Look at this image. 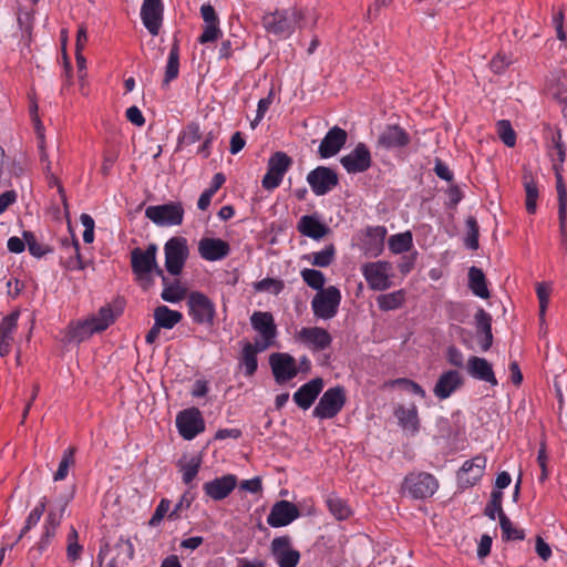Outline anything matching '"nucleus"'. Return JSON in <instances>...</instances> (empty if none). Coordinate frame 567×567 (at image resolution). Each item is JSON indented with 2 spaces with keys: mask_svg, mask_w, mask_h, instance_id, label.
<instances>
[{
  "mask_svg": "<svg viewBox=\"0 0 567 567\" xmlns=\"http://www.w3.org/2000/svg\"><path fill=\"white\" fill-rule=\"evenodd\" d=\"M114 320L115 315L112 307L110 305L103 306L100 308L97 313L90 318L71 322L68 327L65 341L68 343H81L94 333L106 330Z\"/></svg>",
  "mask_w": 567,
  "mask_h": 567,
  "instance_id": "1",
  "label": "nucleus"
},
{
  "mask_svg": "<svg viewBox=\"0 0 567 567\" xmlns=\"http://www.w3.org/2000/svg\"><path fill=\"white\" fill-rule=\"evenodd\" d=\"M75 447H68L62 455V458L59 463V467L54 473V481H63L69 473V468L75 464L74 460Z\"/></svg>",
  "mask_w": 567,
  "mask_h": 567,
  "instance_id": "46",
  "label": "nucleus"
},
{
  "mask_svg": "<svg viewBox=\"0 0 567 567\" xmlns=\"http://www.w3.org/2000/svg\"><path fill=\"white\" fill-rule=\"evenodd\" d=\"M466 229L467 234L464 239V245L466 248L471 250L478 249V236H480V227L477 220L474 216H470L466 219Z\"/></svg>",
  "mask_w": 567,
  "mask_h": 567,
  "instance_id": "50",
  "label": "nucleus"
},
{
  "mask_svg": "<svg viewBox=\"0 0 567 567\" xmlns=\"http://www.w3.org/2000/svg\"><path fill=\"white\" fill-rule=\"evenodd\" d=\"M270 550L278 567H297L299 564L300 553L291 547V539L287 535L275 537Z\"/></svg>",
  "mask_w": 567,
  "mask_h": 567,
  "instance_id": "16",
  "label": "nucleus"
},
{
  "mask_svg": "<svg viewBox=\"0 0 567 567\" xmlns=\"http://www.w3.org/2000/svg\"><path fill=\"white\" fill-rule=\"evenodd\" d=\"M392 265L389 261L379 260L362 265L361 272L370 289L383 291L391 287Z\"/></svg>",
  "mask_w": 567,
  "mask_h": 567,
  "instance_id": "8",
  "label": "nucleus"
},
{
  "mask_svg": "<svg viewBox=\"0 0 567 567\" xmlns=\"http://www.w3.org/2000/svg\"><path fill=\"white\" fill-rule=\"evenodd\" d=\"M176 426L181 436L187 441L205 431V422L197 408L183 410L176 416Z\"/></svg>",
  "mask_w": 567,
  "mask_h": 567,
  "instance_id": "13",
  "label": "nucleus"
},
{
  "mask_svg": "<svg viewBox=\"0 0 567 567\" xmlns=\"http://www.w3.org/2000/svg\"><path fill=\"white\" fill-rule=\"evenodd\" d=\"M341 302V292L336 286H329L317 292L311 301L315 317L329 320L336 317Z\"/></svg>",
  "mask_w": 567,
  "mask_h": 567,
  "instance_id": "3",
  "label": "nucleus"
},
{
  "mask_svg": "<svg viewBox=\"0 0 567 567\" xmlns=\"http://www.w3.org/2000/svg\"><path fill=\"white\" fill-rule=\"evenodd\" d=\"M556 171V190L558 197V220L559 228L563 236H566V220H567V188L564 183L563 176L559 173L557 164H554Z\"/></svg>",
  "mask_w": 567,
  "mask_h": 567,
  "instance_id": "32",
  "label": "nucleus"
},
{
  "mask_svg": "<svg viewBox=\"0 0 567 567\" xmlns=\"http://www.w3.org/2000/svg\"><path fill=\"white\" fill-rule=\"evenodd\" d=\"M411 142L410 134L398 124H388L380 132L377 146L386 151L403 148Z\"/></svg>",
  "mask_w": 567,
  "mask_h": 567,
  "instance_id": "19",
  "label": "nucleus"
},
{
  "mask_svg": "<svg viewBox=\"0 0 567 567\" xmlns=\"http://www.w3.org/2000/svg\"><path fill=\"white\" fill-rule=\"evenodd\" d=\"M463 383V379L458 371L449 370L443 372L437 379L433 393L440 400H445L452 395Z\"/></svg>",
  "mask_w": 567,
  "mask_h": 567,
  "instance_id": "28",
  "label": "nucleus"
},
{
  "mask_svg": "<svg viewBox=\"0 0 567 567\" xmlns=\"http://www.w3.org/2000/svg\"><path fill=\"white\" fill-rule=\"evenodd\" d=\"M164 16V3L162 0H143L141 7V19L144 27L152 35L159 33Z\"/></svg>",
  "mask_w": 567,
  "mask_h": 567,
  "instance_id": "21",
  "label": "nucleus"
},
{
  "mask_svg": "<svg viewBox=\"0 0 567 567\" xmlns=\"http://www.w3.org/2000/svg\"><path fill=\"white\" fill-rule=\"evenodd\" d=\"M195 499V494L190 491H186L179 498L175 507L168 513L169 520H177L181 518L183 509H188Z\"/></svg>",
  "mask_w": 567,
  "mask_h": 567,
  "instance_id": "54",
  "label": "nucleus"
},
{
  "mask_svg": "<svg viewBox=\"0 0 567 567\" xmlns=\"http://www.w3.org/2000/svg\"><path fill=\"white\" fill-rule=\"evenodd\" d=\"M475 324L477 334L492 332V316L485 311L483 308H480L475 313Z\"/></svg>",
  "mask_w": 567,
  "mask_h": 567,
  "instance_id": "56",
  "label": "nucleus"
},
{
  "mask_svg": "<svg viewBox=\"0 0 567 567\" xmlns=\"http://www.w3.org/2000/svg\"><path fill=\"white\" fill-rule=\"evenodd\" d=\"M326 503L330 513L339 520L347 519L351 515V509L346 501L337 495H329Z\"/></svg>",
  "mask_w": 567,
  "mask_h": 567,
  "instance_id": "43",
  "label": "nucleus"
},
{
  "mask_svg": "<svg viewBox=\"0 0 567 567\" xmlns=\"http://www.w3.org/2000/svg\"><path fill=\"white\" fill-rule=\"evenodd\" d=\"M267 349H260V346L256 343L246 342L243 346L240 367L244 368L246 377H252L258 369L257 353L264 352Z\"/></svg>",
  "mask_w": 567,
  "mask_h": 567,
  "instance_id": "34",
  "label": "nucleus"
},
{
  "mask_svg": "<svg viewBox=\"0 0 567 567\" xmlns=\"http://www.w3.org/2000/svg\"><path fill=\"white\" fill-rule=\"evenodd\" d=\"M347 401L342 386L329 388L320 398L312 415L320 420L333 419L342 410Z\"/></svg>",
  "mask_w": 567,
  "mask_h": 567,
  "instance_id": "4",
  "label": "nucleus"
},
{
  "mask_svg": "<svg viewBox=\"0 0 567 567\" xmlns=\"http://www.w3.org/2000/svg\"><path fill=\"white\" fill-rule=\"evenodd\" d=\"M323 389L321 378H315L302 384L292 395L295 403L302 410H308Z\"/></svg>",
  "mask_w": 567,
  "mask_h": 567,
  "instance_id": "27",
  "label": "nucleus"
},
{
  "mask_svg": "<svg viewBox=\"0 0 567 567\" xmlns=\"http://www.w3.org/2000/svg\"><path fill=\"white\" fill-rule=\"evenodd\" d=\"M300 516L299 508L291 502L278 501L276 502L269 515L267 516V523L271 527H284L292 523Z\"/></svg>",
  "mask_w": 567,
  "mask_h": 567,
  "instance_id": "22",
  "label": "nucleus"
},
{
  "mask_svg": "<svg viewBox=\"0 0 567 567\" xmlns=\"http://www.w3.org/2000/svg\"><path fill=\"white\" fill-rule=\"evenodd\" d=\"M487 460L484 455H476L463 463L457 472L460 487L468 488L477 484L484 475Z\"/></svg>",
  "mask_w": 567,
  "mask_h": 567,
  "instance_id": "17",
  "label": "nucleus"
},
{
  "mask_svg": "<svg viewBox=\"0 0 567 567\" xmlns=\"http://www.w3.org/2000/svg\"><path fill=\"white\" fill-rule=\"evenodd\" d=\"M394 416L398 419L399 425L403 430L409 431L411 434L419 432L420 421L415 404H411L410 408L399 405L394 410Z\"/></svg>",
  "mask_w": 567,
  "mask_h": 567,
  "instance_id": "31",
  "label": "nucleus"
},
{
  "mask_svg": "<svg viewBox=\"0 0 567 567\" xmlns=\"http://www.w3.org/2000/svg\"><path fill=\"white\" fill-rule=\"evenodd\" d=\"M301 13L300 11L282 10L274 13L266 14L264 17V25L268 32L278 35L290 34L295 28L300 23Z\"/></svg>",
  "mask_w": 567,
  "mask_h": 567,
  "instance_id": "9",
  "label": "nucleus"
},
{
  "mask_svg": "<svg viewBox=\"0 0 567 567\" xmlns=\"http://www.w3.org/2000/svg\"><path fill=\"white\" fill-rule=\"evenodd\" d=\"M179 74V44L175 40L169 50L167 63L165 66V74L163 79V85H168Z\"/></svg>",
  "mask_w": 567,
  "mask_h": 567,
  "instance_id": "37",
  "label": "nucleus"
},
{
  "mask_svg": "<svg viewBox=\"0 0 567 567\" xmlns=\"http://www.w3.org/2000/svg\"><path fill=\"white\" fill-rule=\"evenodd\" d=\"M22 237L24 238L29 252L37 258H41L47 254H50L53 251V249L45 244L39 243L32 231L25 230L22 234Z\"/></svg>",
  "mask_w": 567,
  "mask_h": 567,
  "instance_id": "45",
  "label": "nucleus"
},
{
  "mask_svg": "<svg viewBox=\"0 0 567 567\" xmlns=\"http://www.w3.org/2000/svg\"><path fill=\"white\" fill-rule=\"evenodd\" d=\"M307 182L317 196H323L338 185L339 178L332 168L318 166L308 173Z\"/></svg>",
  "mask_w": 567,
  "mask_h": 567,
  "instance_id": "15",
  "label": "nucleus"
},
{
  "mask_svg": "<svg viewBox=\"0 0 567 567\" xmlns=\"http://www.w3.org/2000/svg\"><path fill=\"white\" fill-rule=\"evenodd\" d=\"M61 244L68 252H70V257L68 260V267L72 270H82L84 268V264L81 259L80 254V244L79 240L72 235L70 238H64L61 240Z\"/></svg>",
  "mask_w": 567,
  "mask_h": 567,
  "instance_id": "38",
  "label": "nucleus"
},
{
  "mask_svg": "<svg viewBox=\"0 0 567 567\" xmlns=\"http://www.w3.org/2000/svg\"><path fill=\"white\" fill-rule=\"evenodd\" d=\"M389 249L393 254H403L413 247V237L411 231L399 233L392 235L388 241Z\"/></svg>",
  "mask_w": 567,
  "mask_h": 567,
  "instance_id": "41",
  "label": "nucleus"
},
{
  "mask_svg": "<svg viewBox=\"0 0 567 567\" xmlns=\"http://www.w3.org/2000/svg\"><path fill=\"white\" fill-rule=\"evenodd\" d=\"M497 134L501 141L508 147H513L516 144V133L508 120H501L496 124Z\"/></svg>",
  "mask_w": 567,
  "mask_h": 567,
  "instance_id": "51",
  "label": "nucleus"
},
{
  "mask_svg": "<svg viewBox=\"0 0 567 567\" xmlns=\"http://www.w3.org/2000/svg\"><path fill=\"white\" fill-rule=\"evenodd\" d=\"M198 252L205 260L217 261L229 255L230 246L220 238L204 237L198 243Z\"/></svg>",
  "mask_w": 567,
  "mask_h": 567,
  "instance_id": "25",
  "label": "nucleus"
},
{
  "mask_svg": "<svg viewBox=\"0 0 567 567\" xmlns=\"http://www.w3.org/2000/svg\"><path fill=\"white\" fill-rule=\"evenodd\" d=\"M186 292V288L178 280H175L163 289L161 297L164 301L176 303L184 299Z\"/></svg>",
  "mask_w": 567,
  "mask_h": 567,
  "instance_id": "48",
  "label": "nucleus"
},
{
  "mask_svg": "<svg viewBox=\"0 0 567 567\" xmlns=\"http://www.w3.org/2000/svg\"><path fill=\"white\" fill-rule=\"evenodd\" d=\"M336 257V247L333 244L327 245L322 250L305 256L312 266L326 268L330 266Z\"/></svg>",
  "mask_w": 567,
  "mask_h": 567,
  "instance_id": "40",
  "label": "nucleus"
},
{
  "mask_svg": "<svg viewBox=\"0 0 567 567\" xmlns=\"http://www.w3.org/2000/svg\"><path fill=\"white\" fill-rule=\"evenodd\" d=\"M47 503V497H42L39 504L30 512L25 519L24 526L22 527L18 536L17 542H19L32 527H34L39 523L41 516L45 511Z\"/></svg>",
  "mask_w": 567,
  "mask_h": 567,
  "instance_id": "44",
  "label": "nucleus"
},
{
  "mask_svg": "<svg viewBox=\"0 0 567 567\" xmlns=\"http://www.w3.org/2000/svg\"><path fill=\"white\" fill-rule=\"evenodd\" d=\"M188 313L198 324L214 323L216 316L215 303L203 292L192 291L187 298Z\"/></svg>",
  "mask_w": 567,
  "mask_h": 567,
  "instance_id": "7",
  "label": "nucleus"
},
{
  "mask_svg": "<svg viewBox=\"0 0 567 567\" xmlns=\"http://www.w3.org/2000/svg\"><path fill=\"white\" fill-rule=\"evenodd\" d=\"M269 365L271 368L275 381L278 384H285L292 380L299 373L296 359L286 352H275L269 355Z\"/></svg>",
  "mask_w": 567,
  "mask_h": 567,
  "instance_id": "12",
  "label": "nucleus"
},
{
  "mask_svg": "<svg viewBox=\"0 0 567 567\" xmlns=\"http://www.w3.org/2000/svg\"><path fill=\"white\" fill-rule=\"evenodd\" d=\"M564 11L560 9L558 10L557 12H555L553 14V24L555 27V30H556V35L558 38L559 41L561 42H567V35H566V32L564 30Z\"/></svg>",
  "mask_w": 567,
  "mask_h": 567,
  "instance_id": "62",
  "label": "nucleus"
},
{
  "mask_svg": "<svg viewBox=\"0 0 567 567\" xmlns=\"http://www.w3.org/2000/svg\"><path fill=\"white\" fill-rule=\"evenodd\" d=\"M164 252L166 270L173 276H178L189 254L186 238L172 237L166 241Z\"/></svg>",
  "mask_w": 567,
  "mask_h": 567,
  "instance_id": "6",
  "label": "nucleus"
},
{
  "mask_svg": "<svg viewBox=\"0 0 567 567\" xmlns=\"http://www.w3.org/2000/svg\"><path fill=\"white\" fill-rule=\"evenodd\" d=\"M535 550L544 561H547L551 557L550 546L539 535L536 536Z\"/></svg>",
  "mask_w": 567,
  "mask_h": 567,
  "instance_id": "64",
  "label": "nucleus"
},
{
  "mask_svg": "<svg viewBox=\"0 0 567 567\" xmlns=\"http://www.w3.org/2000/svg\"><path fill=\"white\" fill-rule=\"evenodd\" d=\"M200 16L204 20V24H219V18L215 8L209 2L202 4Z\"/></svg>",
  "mask_w": 567,
  "mask_h": 567,
  "instance_id": "61",
  "label": "nucleus"
},
{
  "mask_svg": "<svg viewBox=\"0 0 567 567\" xmlns=\"http://www.w3.org/2000/svg\"><path fill=\"white\" fill-rule=\"evenodd\" d=\"M297 338L313 351L324 350L332 342L330 333L320 327L301 328Z\"/></svg>",
  "mask_w": 567,
  "mask_h": 567,
  "instance_id": "26",
  "label": "nucleus"
},
{
  "mask_svg": "<svg viewBox=\"0 0 567 567\" xmlns=\"http://www.w3.org/2000/svg\"><path fill=\"white\" fill-rule=\"evenodd\" d=\"M347 138L348 134L343 128L339 126L330 128L319 145L318 153L320 157L329 158L338 154L344 146Z\"/></svg>",
  "mask_w": 567,
  "mask_h": 567,
  "instance_id": "24",
  "label": "nucleus"
},
{
  "mask_svg": "<svg viewBox=\"0 0 567 567\" xmlns=\"http://www.w3.org/2000/svg\"><path fill=\"white\" fill-rule=\"evenodd\" d=\"M499 526L503 537L507 540H522L525 537L524 532L514 528L511 519L505 514L499 515Z\"/></svg>",
  "mask_w": 567,
  "mask_h": 567,
  "instance_id": "52",
  "label": "nucleus"
},
{
  "mask_svg": "<svg viewBox=\"0 0 567 567\" xmlns=\"http://www.w3.org/2000/svg\"><path fill=\"white\" fill-rule=\"evenodd\" d=\"M300 275H301L302 280L310 288L318 290V292L321 291V289H326L323 287L324 282H326V277L320 270L305 268L301 270Z\"/></svg>",
  "mask_w": 567,
  "mask_h": 567,
  "instance_id": "47",
  "label": "nucleus"
},
{
  "mask_svg": "<svg viewBox=\"0 0 567 567\" xmlns=\"http://www.w3.org/2000/svg\"><path fill=\"white\" fill-rule=\"evenodd\" d=\"M145 216L157 226H178L183 223L184 208L179 202L148 206Z\"/></svg>",
  "mask_w": 567,
  "mask_h": 567,
  "instance_id": "5",
  "label": "nucleus"
},
{
  "mask_svg": "<svg viewBox=\"0 0 567 567\" xmlns=\"http://www.w3.org/2000/svg\"><path fill=\"white\" fill-rule=\"evenodd\" d=\"M405 300L403 290H396L390 293L380 295L377 303L382 311H390L400 308Z\"/></svg>",
  "mask_w": 567,
  "mask_h": 567,
  "instance_id": "42",
  "label": "nucleus"
},
{
  "mask_svg": "<svg viewBox=\"0 0 567 567\" xmlns=\"http://www.w3.org/2000/svg\"><path fill=\"white\" fill-rule=\"evenodd\" d=\"M156 254L157 246L150 244L145 250L141 248H134L131 251V266L133 274L136 277H143L147 274H152L156 267Z\"/></svg>",
  "mask_w": 567,
  "mask_h": 567,
  "instance_id": "20",
  "label": "nucleus"
},
{
  "mask_svg": "<svg viewBox=\"0 0 567 567\" xmlns=\"http://www.w3.org/2000/svg\"><path fill=\"white\" fill-rule=\"evenodd\" d=\"M221 35V30L219 24H204L203 33L198 38V42L202 44H206L209 42H215Z\"/></svg>",
  "mask_w": 567,
  "mask_h": 567,
  "instance_id": "58",
  "label": "nucleus"
},
{
  "mask_svg": "<svg viewBox=\"0 0 567 567\" xmlns=\"http://www.w3.org/2000/svg\"><path fill=\"white\" fill-rule=\"evenodd\" d=\"M252 329L258 332L260 340H256V344L260 349H269L276 343L278 334L274 316L268 311H255L250 317Z\"/></svg>",
  "mask_w": 567,
  "mask_h": 567,
  "instance_id": "10",
  "label": "nucleus"
},
{
  "mask_svg": "<svg viewBox=\"0 0 567 567\" xmlns=\"http://www.w3.org/2000/svg\"><path fill=\"white\" fill-rule=\"evenodd\" d=\"M20 312L18 310L12 311L6 316L0 322V337L13 338V332L17 328Z\"/></svg>",
  "mask_w": 567,
  "mask_h": 567,
  "instance_id": "55",
  "label": "nucleus"
},
{
  "mask_svg": "<svg viewBox=\"0 0 567 567\" xmlns=\"http://www.w3.org/2000/svg\"><path fill=\"white\" fill-rule=\"evenodd\" d=\"M297 229L301 235L315 240H320L330 231V228L315 215L300 217Z\"/></svg>",
  "mask_w": 567,
  "mask_h": 567,
  "instance_id": "30",
  "label": "nucleus"
},
{
  "mask_svg": "<svg viewBox=\"0 0 567 567\" xmlns=\"http://www.w3.org/2000/svg\"><path fill=\"white\" fill-rule=\"evenodd\" d=\"M183 318V315L179 311L172 310L166 306H158L154 310V320L157 323V327H162L164 329L174 328Z\"/></svg>",
  "mask_w": 567,
  "mask_h": 567,
  "instance_id": "35",
  "label": "nucleus"
},
{
  "mask_svg": "<svg viewBox=\"0 0 567 567\" xmlns=\"http://www.w3.org/2000/svg\"><path fill=\"white\" fill-rule=\"evenodd\" d=\"M439 488L436 477L426 472H413L404 477L402 491L414 499L432 497Z\"/></svg>",
  "mask_w": 567,
  "mask_h": 567,
  "instance_id": "2",
  "label": "nucleus"
},
{
  "mask_svg": "<svg viewBox=\"0 0 567 567\" xmlns=\"http://www.w3.org/2000/svg\"><path fill=\"white\" fill-rule=\"evenodd\" d=\"M236 486V475L227 474L204 483L203 491L208 498L217 502L228 497Z\"/></svg>",
  "mask_w": 567,
  "mask_h": 567,
  "instance_id": "23",
  "label": "nucleus"
},
{
  "mask_svg": "<svg viewBox=\"0 0 567 567\" xmlns=\"http://www.w3.org/2000/svg\"><path fill=\"white\" fill-rule=\"evenodd\" d=\"M467 372L476 380L484 381L493 386L497 385L492 364L484 358L471 357L467 361Z\"/></svg>",
  "mask_w": 567,
  "mask_h": 567,
  "instance_id": "29",
  "label": "nucleus"
},
{
  "mask_svg": "<svg viewBox=\"0 0 567 567\" xmlns=\"http://www.w3.org/2000/svg\"><path fill=\"white\" fill-rule=\"evenodd\" d=\"M523 184L526 193V210L528 214H535L537 209L538 186L530 173H525Z\"/></svg>",
  "mask_w": 567,
  "mask_h": 567,
  "instance_id": "39",
  "label": "nucleus"
},
{
  "mask_svg": "<svg viewBox=\"0 0 567 567\" xmlns=\"http://www.w3.org/2000/svg\"><path fill=\"white\" fill-rule=\"evenodd\" d=\"M365 235V252L369 254L370 256L380 255L383 250L384 239L386 236V228L384 226L368 227Z\"/></svg>",
  "mask_w": 567,
  "mask_h": 567,
  "instance_id": "33",
  "label": "nucleus"
},
{
  "mask_svg": "<svg viewBox=\"0 0 567 567\" xmlns=\"http://www.w3.org/2000/svg\"><path fill=\"white\" fill-rule=\"evenodd\" d=\"M340 163L349 174L363 173L372 165L370 150L364 143H358L349 154L340 158Z\"/></svg>",
  "mask_w": 567,
  "mask_h": 567,
  "instance_id": "18",
  "label": "nucleus"
},
{
  "mask_svg": "<svg viewBox=\"0 0 567 567\" xmlns=\"http://www.w3.org/2000/svg\"><path fill=\"white\" fill-rule=\"evenodd\" d=\"M536 293L539 300V318L540 321H544L551 293V286L547 282H539L536 286Z\"/></svg>",
  "mask_w": 567,
  "mask_h": 567,
  "instance_id": "53",
  "label": "nucleus"
},
{
  "mask_svg": "<svg viewBox=\"0 0 567 567\" xmlns=\"http://www.w3.org/2000/svg\"><path fill=\"white\" fill-rule=\"evenodd\" d=\"M468 286L475 296L483 299H487L489 297L485 275L475 266L471 267L468 270Z\"/></svg>",
  "mask_w": 567,
  "mask_h": 567,
  "instance_id": "36",
  "label": "nucleus"
},
{
  "mask_svg": "<svg viewBox=\"0 0 567 567\" xmlns=\"http://www.w3.org/2000/svg\"><path fill=\"white\" fill-rule=\"evenodd\" d=\"M394 383L401 385L404 390L412 392L415 395L421 396L422 399L425 398L424 389L419 383H416L410 379L400 378V379H396L394 381Z\"/></svg>",
  "mask_w": 567,
  "mask_h": 567,
  "instance_id": "60",
  "label": "nucleus"
},
{
  "mask_svg": "<svg viewBox=\"0 0 567 567\" xmlns=\"http://www.w3.org/2000/svg\"><path fill=\"white\" fill-rule=\"evenodd\" d=\"M256 290L258 291H274L275 293H279L282 288L284 284L280 280L274 279V278H265L260 281H258L255 286Z\"/></svg>",
  "mask_w": 567,
  "mask_h": 567,
  "instance_id": "59",
  "label": "nucleus"
},
{
  "mask_svg": "<svg viewBox=\"0 0 567 567\" xmlns=\"http://www.w3.org/2000/svg\"><path fill=\"white\" fill-rule=\"evenodd\" d=\"M202 137L199 126L196 123H190L187 125L184 134H183V141L186 144H194L197 141H199Z\"/></svg>",
  "mask_w": 567,
  "mask_h": 567,
  "instance_id": "63",
  "label": "nucleus"
},
{
  "mask_svg": "<svg viewBox=\"0 0 567 567\" xmlns=\"http://www.w3.org/2000/svg\"><path fill=\"white\" fill-rule=\"evenodd\" d=\"M65 509V505L61 506L59 511H49L43 525V533L39 542L31 548L30 554L35 559L40 557L49 547L55 537L56 529L61 524V519Z\"/></svg>",
  "mask_w": 567,
  "mask_h": 567,
  "instance_id": "14",
  "label": "nucleus"
},
{
  "mask_svg": "<svg viewBox=\"0 0 567 567\" xmlns=\"http://www.w3.org/2000/svg\"><path fill=\"white\" fill-rule=\"evenodd\" d=\"M200 465L202 458L199 456H194L187 463L181 465L182 481L184 484L192 485L200 470Z\"/></svg>",
  "mask_w": 567,
  "mask_h": 567,
  "instance_id": "49",
  "label": "nucleus"
},
{
  "mask_svg": "<svg viewBox=\"0 0 567 567\" xmlns=\"http://www.w3.org/2000/svg\"><path fill=\"white\" fill-rule=\"evenodd\" d=\"M292 165V159L285 152H276L268 159L267 173L262 177L261 184L265 189L277 188Z\"/></svg>",
  "mask_w": 567,
  "mask_h": 567,
  "instance_id": "11",
  "label": "nucleus"
},
{
  "mask_svg": "<svg viewBox=\"0 0 567 567\" xmlns=\"http://www.w3.org/2000/svg\"><path fill=\"white\" fill-rule=\"evenodd\" d=\"M171 512V501L167 498H162L153 516L151 517L148 524L153 527H156L161 524L163 518Z\"/></svg>",
  "mask_w": 567,
  "mask_h": 567,
  "instance_id": "57",
  "label": "nucleus"
}]
</instances>
